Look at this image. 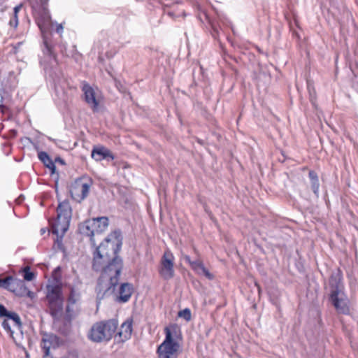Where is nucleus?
Segmentation results:
<instances>
[{
	"label": "nucleus",
	"mask_w": 358,
	"mask_h": 358,
	"mask_svg": "<svg viewBox=\"0 0 358 358\" xmlns=\"http://www.w3.org/2000/svg\"><path fill=\"white\" fill-rule=\"evenodd\" d=\"M108 225L107 217H99L87 220L78 227L79 232L90 237L92 245L95 248L92 268L93 271L100 273L96 288L99 301L106 295L110 296L112 288V248L109 247L111 234H108L99 245H96L94 236L103 232Z\"/></svg>",
	"instance_id": "nucleus-1"
},
{
	"label": "nucleus",
	"mask_w": 358,
	"mask_h": 358,
	"mask_svg": "<svg viewBox=\"0 0 358 358\" xmlns=\"http://www.w3.org/2000/svg\"><path fill=\"white\" fill-rule=\"evenodd\" d=\"M342 280V275L339 271L331 275L329 301L337 311L345 313L350 310V300L345 292Z\"/></svg>",
	"instance_id": "nucleus-2"
},
{
	"label": "nucleus",
	"mask_w": 358,
	"mask_h": 358,
	"mask_svg": "<svg viewBox=\"0 0 358 358\" xmlns=\"http://www.w3.org/2000/svg\"><path fill=\"white\" fill-rule=\"evenodd\" d=\"M178 327L176 324L166 327L165 339L159 345L157 350L159 358H177V351L179 349V343L174 341Z\"/></svg>",
	"instance_id": "nucleus-3"
},
{
	"label": "nucleus",
	"mask_w": 358,
	"mask_h": 358,
	"mask_svg": "<svg viewBox=\"0 0 358 358\" xmlns=\"http://www.w3.org/2000/svg\"><path fill=\"white\" fill-rule=\"evenodd\" d=\"M71 218V208L68 201L61 202L57 208V218L52 225V233L57 236L63 237L69 229Z\"/></svg>",
	"instance_id": "nucleus-4"
},
{
	"label": "nucleus",
	"mask_w": 358,
	"mask_h": 358,
	"mask_svg": "<svg viewBox=\"0 0 358 358\" xmlns=\"http://www.w3.org/2000/svg\"><path fill=\"white\" fill-rule=\"evenodd\" d=\"M46 299L50 309V313H62L64 297L60 284L52 282L46 285Z\"/></svg>",
	"instance_id": "nucleus-5"
},
{
	"label": "nucleus",
	"mask_w": 358,
	"mask_h": 358,
	"mask_svg": "<svg viewBox=\"0 0 358 358\" xmlns=\"http://www.w3.org/2000/svg\"><path fill=\"white\" fill-rule=\"evenodd\" d=\"M123 237L122 233L119 230L113 231V245H115V249L113 252L115 255L113 256V270L115 272V278L117 280L119 275L121 273L123 268L122 259L117 255V253L120 251L122 245Z\"/></svg>",
	"instance_id": "nucleus-6"
},
{
	"label": "nucleus",
	"mask_w": 358,
	"mask_h": 358,
	"mask_svg": "<svg viewBox=\"0 0 358 358\" xmlns=\"http://www.w3.org/2000/svg\"><path fill=\"white\" fill-rule=\"evenodd\" d=\"M174 256L170 250L164 252L160 262L159 274L165 280L174 275Z\"/></svg>",
	"instance_id": "nucleus-7"
},
{
	"label": "nucleus",
	"mask_w": 358,
	"mask_h": 358,
	"mask_svg": "<svg viewBox=\"0 0 358 358\" xmlns=\"http://www.w3.org/2000/svg\"><path fill=\"white\" fill-rule=\"evenodd\" d=\"M110 336L109 326L106 323L99 322L92 326L88 337L91 341L99 343L109 341Z\"/></svg>",
	"instance_id": "nucleus-8"
},
{
	"label": "nucleus",
	"mask_w": 358,
	"mask_h": 358,
	"mask_svg": "<svg viewBox=\"0 0 358 358\" xmlns=\"http://www.w3.org/2000/svg\"><path fill=\"white\" fill-rule=\"evenodd\" d=\"M8 280L7 290L19 296H28L31 298L34 296V292L27 289L23 280L11 275L8 276Z\"/></svg>",
	"instance_id": "nucleus-9"
},
{
	"label": "nucleus",
	"mask_w": 358,
	"mask_h": 358,
	"mask_svg": "<svg viewBox=\"0 0 358 358\" xmlns=\"http://www.w3.org/2000/svg\"><path fill=\"white\" fill-rule=\"evenodd\" d=\"M34 19L42 34H45L50 26V14L45 5L41 6L34 12Z\"/></svg>",
	"instance_id": "nucleus-10"
},
{
	"label": "nucleus",
	"mask_w": 358,
	"mask_h": 358,
	"mask_svg": "<svg viewBox=\"0 0 358 358\" xmlns=\"http://www.w3.org/2000/svg\"><path fill=\"white\" fill-rule=\"evenodd\" d=\"M90 188V184L89 182H84L82 180H77L71 187V196L74 201L80 203L87 196Z\"/></svg>",
	"instance_id": "nucleus-11"
},
{
	"label": "nucleus",
	"mask_w": 358,
	"mask_h": 358,
	"mask_svg": "<svg viewBox=\"0 0 358 358\" xmlns=\"http://www.w3.org/2000/svg\"><path fill=\"white\" fill-rule=\"evenodd\" d=\"M132 324V318L127 319L122 324L119 331L113 336L114 343H122L131 338L133 331Z\"/></svg>",
	"instance_id": "nucleus-12"
},
{
	"label": "nucleus",
	"mask_w": 358,
	"mask_h": 358,
	"mask_svg": "<svg viewBox=\"0 0 358 358\" xmlns=\"http://www.w3.org/2000/svg\"><path fill=\"white\" fill-rule=\"evenodd\" d=\"M4 316L1 326L13 337L14 331L10 329V323L13 324V329L18 330L22 334V322L19 315H0V317Z\"/></svg>",
	"instance_id": "nucleus-13"
},
{
	"label": "nucleus",
	"mask_w": 358,
	"mask_h": 358,
	"mask_svg": "<svg viewBox=\"0 0 358 358\" xmlns=\"http://www.w3.org/2000/svg\"><path fill=\"white\" fill-rule=\"evenodd\" d=\"M59 345V338L54 334H45L43 336L41 347L43 352V357H48L50 355V350L52 348H55Z\"/></svg>",
	"instance_id": "nucleus-14"
},
{
	"label": "nucleus",
	"mask_w": 358,
	"mask_h": 358,
	"mask_svg": "<svg viewBox=\"0 0 358 358\" xmlns=\"http://www.w3.org/2000/svg\"><path fill=\"white\" fill-rule=\"evenodd\" d=\"M134 292L133 285L129 282H124L121 284L118 290V295L115 298V301L119 303L127 302Z\"/></svg>",
	"instance_id": "nucleus-15"
},
{
	"label": "nucleus",
	"mask_w": 358,
	"mask_h": 358,
	"mask_svg": "<svg viewBox=\"0 0 358 358\" xmlns=\"http://www.w3.org/2000/svg\"><path fill=\"white\" fill-rule=\"evenodd\" d=\"M82 91L84 92L85 100L93 108H96L98 102L95 97V92L93 88L87 83H83Z\"/></svg>",
	"instance_id": "nucleus-16"
},
{
	"label": "nucleus",
	"mask_w": 358,
	"mask_h": 358,
	"mask_svg": "<svg viewBox=\"0 0 358 358\" xmlns=\"http://www.w3.org/2000/svg\"><path fill=\"white\" fill-rule=\"evenodd\" d=\"M38 159L43 163L45 167L50 169V174L59 176V173L56 172V166L54 161L50 157L48 154L45 152L41 151L38 153Z\"/></svg>",
	"instance_id": "nucleus-17"
},
{
	"label": "nucleus",
	"mask_w": 358,
	"mask_h": 358,
	"mask_svg": "<svg viewBox=\"0 0 358 358\" xmlns=\"http://www.w3.org/2000/svg\"><path fill=\"white\" fill-rule=\"evenodd\" d=\"M92 157L96 161H101L108 157L112 158V154L109 150L103 146L94 148L92 151Z\"/></svg>",
	"instance_id": "nucleus-18"
},
{
	"label": "nucleus",
	"mask_w": 358,
	"mask_h": 358,
	"mask_svg": "<svg viewBox=\"0 0 358 358\" xmlns=\"http://www.w3.org/2000/svg\"><path fill=\"white\" fill-rule=\"evenodd\" d=\"M311 188L314 192V194L318 196L319 194V188H320V182L317 174L314 171H310L308 173Z\"/></svg>",
	"instance_id": "nucleus-19"
},
{
	"label": "nucleus",
	"mask_w": 358,
	"mask_h": 358,
	"mask_svg": "<svg viewBox=\"0 0 358 358\" xmlns=\"http://www.w3.org/2000/svg\"><path fill=\"white\" fill-rule=\"evenodd\" d=\"M80 298V294L76 291L73 287L71 288L70 295L68 299V305L66 306V313H70V306L73 305Z\"/></svg>",
	"instance_id": "nucleus-20"
},
{
	"label": "nucleus",
	"mask_w": 358,
	"mask_h": 358,
	"mask_svg": "<svg viewBox=\"0 0 358 358\" xmlns=\"http://www.w3.org/2000/svg\"><path fill=\"white\" fill-rule=\"evenodd\" d=\"M22 6L23 4L20 3L13 8V15L10 20L9 24L14 28H16L18 25V13L22 9Z\"/></svg>",
	"instance_id": "nucleus-21"
},
{
	"label": "nucleus",
	"mask_w": 358,
	"mask_h": 358,
	"mask_svg": "<svg viewBox=\"0 0 358 358\" xmlns=\"http://www.w3.org/2000/svg\"><path fill=\"white\" fill-rule=\"evenodd\" d=\"M184 259L187 262H188L190 264L192 269H194L197 273H199L200 272V271L204 266L201 261H199V260L192 261L190 259V257L187 255H185Z\"/></svg>",
	"instance_id": "nucleus-22"
},
{
	"label": "nucleus",
	"mask_w": 358,
	"mask_h": 358,
	"mask_svg": "<svg viewBox=\"0 0 358 358\" xmlns=\"http://www.w3.org/2000/svg\"><path fill=\"white\" fill-rule=\"evenodd\" d=\"M43 44H44V49H43L44 54L48 55L50 57H52L55 60H56L57 55L54 52L52 47L48 43V41L46 38L43 39Z\"/></svg>",
	"instance_id": "nucleus-23"
},
{
	"label": "nucleus",
	"mask_w": 358,
	"mask_h": 358,
	"mask_svg": "<svg viewBox=\"0 0 358 358\" xmlns=\"http://www.w3.org/2000/svg\"><path fill=\"white\" fill-rule=\"evenodd\" d=\"M22 272H23L24 280H25L31 281L35 277L34 273L32 271H30V267L29 266L24 267L22 269Z\"/></svg>",
	"instance_id": "nucleus-24"
},
{
	"label": "nucleus",
	"mask_w": 358,
	"mask_h": 358,
	"mask_svg": "<svg viewBox=\"0 0 358 358\" xmlns=\"http://www.w3.org/2000/svg\"><path fill=\"white\" fill-rule=\"evenodd\" d=\"M307 87H308V93L310 95V99L311 102L313 103V101H315V99L316 98V92L314 88V86L310 82L308 81Z\"/></svg>",
	"instance_id": "nucleus-25"
},
{
	"label": "nucleus",
	"mask_w": 358,
	"mask_h": 358,
	"mask_svg": "<svg viewBox=\"0 0 358 358\" xmlns=\"http://www.w3.org/2000/svg\"><path fill=\"white\" fill-rule=\"evenodd\" d=\"M64 315L65 317L64 319L66 320L67 321H70L71 317V315H57V314H55V315H52V319H53V322H54V324H56L57 322L62 318V317Z\"/></svg>",
	"instance_id": "nucleus-26"
},
{
	"label": "nucleus",
	"mask_w": 358,
	"mask_h": 358,
	"mask_svg": "<svg viewBox=\"0 0 358 358\" xmlns=\"http://www.w3.org/2000/svg\"><path fill=\"white\" fill-rule=\"evenodd\" d=\"M198 274L204 275L209 280L213 279V275L211 274L205 266L203 267V268L200 271V272Z\"/></svg>",
	"instance_id": "nucleus-27"
},
{
	"label": "nucleus",
	"mask_w": 358,
	"mask_h": 358,
	"mask_svg": "<svg viewBox=\"0 0 358 358\" xmlns=\"http://www.w3.org/2000/svg\"><path fill=\"white\" fill-rule=\"evenodd\" d=\"M5 93V91L4 90H2L0 93V96H1V103H0V110H1V112L2 113H5V110L8 108L5 105H3L2 103H3V94Z\"/></svg>",
	"instance_id": "nucleus-28"
},
{
	"label": "nucleus",
	"mask_w": 358,
	"mask_h": 358,
	"mask_svg": "<svg viewBox=\"0 0 358 358\" xmlns=\"http://www.w3.org/2000/svg\"><path fill=\"white\" fill-rule=\"evenodd\" d=\"M8 281V276L3 279H0V287L7 289Z\"/></svg>",
	"instance_id": "nucleus-29"
},
{
	"label": "nucleus",
	"mask_w": 358,
	"mask_h": 358,
	"mask_svg": "<svg viewBox=\"0 0 358 358\" xmlns=\"http://www.w3.org/2000/svg\"><path fill=\"white\" fill-rule=\"evenodd\" d=\"M0 313H15L12 312V311H8L3 305L0 304Z\"/></svg>",
	"instance_id": "nucleus-30"
},
{
	"label": "nucleus",
	"mask_w": 358,
	"mask_h": 358,
	"mask_svg": "<svg viewBox=\"0 0 358 358\" xmlns=\"http://www.w3.org/2000/svg\"><path fill=\"white\" fill-rule=\"evenodd\" d=\"M179 317H183L186 322H189L192 320V315H178Z\"/></svg>",
	"instance_id": "nucleus-31"
},
{
	"label": "nucleus",
	"mask_w": 358,
	"mask_h": 358,
	"mask_svg": "<svg viewBox=\"0 0 358 358\" xmlns=\"http://www.w3.org/2000/svg\"><path fill=\"white\" fill-rule=\"evenodd\" d=\"M54 162H55H55H58V163H59V164H62V165H66V162H65V161H64L63 159H62L60 157H57L55 159Z\"/></svg>",
	"instance_id": "nucleus-32"
},
{
	"label": "nucleus",
	"mask_w": 358,
	"mask_h": 358,
	"mask_svg": "<svg viewBox=\"0 0 358 358\" xmlns=\"http://www.w3.org/2000/svg\"><path fill=\"white\" fill-rule=\"evenodd\" d=\"M115 85H116V87L120 90L122 92L124 93L126 92V89L125 88H120L122 87L120 83H115Z\"/></svg>",
	"instance_id": "nucleus-33"
},
{
	"label": "nucleus",
	"mask_w": 358,
	"mask_h": 358,
	"mask_svg": "<svg viewBox=\"0 0 358 358\" xmlns=\"http://www.w3.org/2000/svg\"><path fill=\"white\" fill-rule=\"evenodd\" d=\"M58 33L61 32L62 30H63V26L62 24H58L57 27V29H56Z\"/></svg>",
	"instance_id": "nucleus-34"
},
{
	"label": "nucleus",
	"mask_w": 358,
	"mask_h": 358,
	"mask_svg": "<svg viewBox=\"0 0 358 358\" xmlns=\"http://www.w3.org/2000/svg\"><path fill=\"white\" fill-rule=\"evenodd\" d=\"M178 313H190V310L185 308L184 310L179 311Z\"/></svg>",
	"instance_id": "nucleus-35"
},
{
	"label": "nucleus",
	"mask_w": 358,
	"mask_h": 358,
	"mask_svg": "<svg viewBox=\"0 0 358 358\" xmlns=\"http://www.w3.org/2000/svg\"><path fill=\"white\" fill-rule=\"evenodd\" d=\"M22 44V42H19L17 43V45L15 47V48H19L20 47V45Z\"/></svg>",
	"instance_id": "nucleus-36"
},
{
	"label": "nucleus",
	"mask_w": 358,
	"mask_h": 358,
	"mask_svg": "<svg viewBox=\"0 0 358 358\" xmlns=\"http://www.w3.org/2000/svg\"><path fill=\"white\" fill-rule=\"evenodd\" d=\"M41 232L43 234H44L45 232V231L44 229H41Z\"/></svg>",
	"instance_id": "nucleus-37"
},
{
	"label": "nucleus",
	"mask_w": 358,
	"mask_h": 358,
	"mask_svg": "<svg viewBox=\"0 0 358 358\" xmlns=\"http://www.w3.org/2000/svg\"><path fill=\"white\" fill-rule=\"evenodd\" d=\"M113 327H115L117 325V324L115 323V320H113Z\"/></svg>",
	"instance_id": "nucleus-38"
},
{
	"label": "nucleus",
	"mask_w": 358,
	"mask_h": 358,
	"mask_svg": "<svg viewBox=\"0 0 358 358\" xmlns=\"http://www.w3.org/2000/svg\"><path fill=\"white\" fill-rule=\"evenodd\" d=\"M13 134H15H15H17L16 131L13 130Z\"/></svg>",
	"instance_id": "nucleus-39"
},
{
	"label": "nucleus",
	"mask_w": 358,
	"mask_h": 358,
	"mask_svg": "<svg viewBox=\"0 0 358 358\" xmlns=\"http://www.w3.org/2000/svg\"><path fill=\"white\" fill-rule=\"evenodd\" d=\"M13 134H15H15H17L16 131L13 130Z\"/></svg>",
	"instance_id": "nucleus-40"
},
{
	"label": "nucleus",
	"mask_w": 358,
	"mask_h": 358,
	"mask_svg": "<svg viewBox=\"0 0 358 358\" xmlns=\"http://www.w3.org/2000/svg\"><path fill=\"white\" fill-rule=\"evenodd\" d=\"M13 328V324H12V323H10V329H12Z\"/></svg>",
	"instance_id": "nucleus-41"
},
{
	"label": "nucleus",
	"mask_w": 358,
	"mask_h": 358,
	"mask_svg": "<svg viewBox=\"0 0 358 358\" xmlns=\"http://www.w3.org/2000/svg\"><path fill=\"white\" fill-rule=\"evenodd\" d=\"M357 324H358V321H357Z\"/></svg>",
	"instance_id": "nucleus-42"
}]
</instances>
